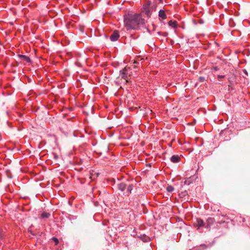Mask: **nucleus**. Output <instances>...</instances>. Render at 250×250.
<instances>
[{"instance_id":"dca6fc26","label":"nucleus","mask_w":250,"mask_h":250,"mask_svg":"<svg viewBox=\"0 0 250 250\" xmlns=\"http://www.w3.org/2000/svg\"><path fill=\"white\" fill-rule=\"evenodd\" d=\"M52 239L55 242L56 245L58 244L59 240L56 237H54L52 238Z\"/></svg>"},{"instance_id":"423d86ee","label":"nucleus","mask_w":250,"mask_h":250,"mask_svg":"<svg viewBox=\"0 0 250 250\" xmlns=\"http://www.w3.org/2000/svg\"><path fill=\"white\" fill-rule=\"evenodd\" d=\"M214 222V219L213 218H208L206 221V228L209 229L211 225L213 224Z\"/></svg>"},{"instance_id":"9d476101","label":"nucleus","mask_w":250,"mask_h":250,"mask_svg":"<svg viewBox=\"0 0 250 250\" xmlns=\"http://www.w3.org/2000/svg\"><path fill=\"white\" fill-rule=\"evenodd\" d=\"M126 188V185L124 183H121L118 185V188L121 191H123Z\"/></svg>"},{"instance_id":"f3484780","label":"nucleus","mask_w":250,"mask_h":250,"mask_svg":"<svg viewBox=\"0 0 250 250\" xmlns=\"http://www.w3.org/2000/svg\"><path fill=\"white\" fill-rule=\"evenodd\" d=\"M243 72L245 73V74L246 75V76H248V72L246 70V69H244L243 70Z\"/></svg>"},{"instance_id":"aec40b11","label":"nucleus","mask_w":250,"mask_h":250,"mask_svg":"<svg viewBox=\"0 0 250 250\" xmlns=\"http://www.w3.org/2000/svg\"><path fill=\"white\" fill-rule=\"evenodd\" d=\"M219 77H220V78H223V76H219Z\"/></svg>"},{"instance_id":"ddd939ff","label":"nucleus","mask_w":250,"mask_h":250,"mask_svg":"<svg viewBox=\"0 0 250 250\" xmlns=\"http://www.w3.org/2000/svg\"><path fill=\"white\" fill-rule=\"evenodd\" d=\"M212 245L209 244L208 245H206L205 244H201L199 246V248L202 249V250H205L207 248L211 247Z\"/></svg>"},{"instance_id":"7ed1b4c3","label":"nucleus","mask_w":250,"mask_h":250,"mask_svg":"<svg viewBox=\"0 0 250 250\" xmlns=\"http://www.w3.org/2000/svg\"><path fill=\"white\" fill-rule=\"evenodd\" d=\"M194 226L197 228V229H199L201 227L206 228V223L201 219L197 218L196 222L194 223Z\"/></svg>"},{"instance_id":"f8f14e48","label":"nucleus","mask_w":250,"mask_h":250,"mask_svg":"<svg viewBox=\"0 0 250 250\" xmlns=\"http://www.w3.org/2000/svg\"><path fill=\"white\" fill-rule=\"evenodd\" d=\"M168 25L172 28H176L177 27V21H170L168 22Z\"/></svg>"},{"instance_id":"f257e3e1","label":"nucleus","mask_w":250,"mask_h":250,"mask_svg":"<svg viewBox=\"0 0 250 250\" xmlns=\"http://www.w3.org/2000/svg\"><path fill=\"white\" fill-rule=\"evenodd\" d=\"M144 23L145 20L140 14H128L124 16V24L127 30L138 29Z\"/></svg>"},{"instance_id":"1a4fd4ad","label":"nucleus","mask_w":250,"mask_h":250,"mask_svg":"<svg viewBox=\"0 0 250 250\" xmlns=\"http://www.w3.org/2000/svg\"><path fill=\"white\" fill-rule=\"evenodd\" d=\"M159 17L161 18L162 19L165 20L166 19L167 17L165 13V12L164 10L161 9L159 11V14H158Z\"/></svg>"},{"instance_id":"f03ea898","label":"nucleus","mask_w":250,"mask_h":250,"mask_svg":"<svg viewBox=\"0 0 250 250\" xmlns=\"http://www.w3.org/2000/svg\"><path fill=\"white\" fill-rule=\"evenodd\" d=\"M130 67H125L120 71L119 77L121 79L124 80L125 83L129 82V77L130 76Z\"/></svg>"},{"instance_id":"2eb2a0df","label":"nucleus","mask_w":250,"mask_h":250,"mask_svg":"<svg viewBox=\"0 0 250 250\" xmlns=\"http://www.w3.org/2000/svg\"><path fill=\"white\" fill-rule=\"evenodd\" d=\"M166 189L168 192H172L174 190V188L170 185H168Z\"/></svg>"},{"instance_id":"412c9836","label":"nucleus","mask_w":250,"mask_h":250,"mask_svg":"<svg viewBox=\"0 0 250 250\" xmlns=\"http://www.w3.org/2000/svg\"><path fill=\"white\" fill-rule=\"evenodd\" d=\"M224 222H225L224 221L223 223ZM222 223H223V222H222V221L220 222V224H222Z\"/></svg>"},{"instance_id":"39448f33","label":"nucleus","mask_w":250,"mask_h":250,"mask_svg":"<svg viewBox=\"0 0 250 250\" xmlns=\"http://www.w3.org/2000/svg\"><path fill=\"white\" fill-rule=\"evenodd\" d=\"M144 12L148 17H150L151 14L149 10V5L148 4H146L144 6Z\"/></svg>"},{"instance_id":"a211bd4d","label":"nucleus","mask_w":250,"mask_h":250,"mask_svg":"<svg viewBox=\"0 0 250 250\" xmlns=\"http://www.w3.org/2000/svg\"><path fill=\"white\" fill-rule=\"evenodd\" d=\"M200 81L203 82L204 80V78L203 77H200Z\"/></svg>"},{"instance_id":"6ab92c4d","label":"nucleus","mask_w":250,"mask_h":250,"mask_svg":"<svg viewBox=\"0 0 250 250\" xmlns=\"http://www.w3.org/2000/svg\"><path fill=\"white\" fill-rule=\"evenodd\" d=\"M2 238V234L0 232V240Z\"/></svg>"},{"instance_id":"4468645a","label":"nucleus","mask_w":250,"mask_h":250,"mask_svg":"<svg viewBox=\"0 0 250 250\" xmlns=\"http://www.w3.org/2000/svg\"><path fill=\"white\" fill-rule=\"evenodd\" d=\"M50 214L48 212H43L41 214V217L42 218H49L50 217Z\"/></svg>"},{"instance_id":"0eeeda50","label":"nucleus","mask_w":250,"mask_h":250,"mask_svg":"<svg viewBox=\"0 0 250 250\" xmlns=\"http://www.w3.org/2000/svg\"><path fill=\"white\" fill-rule=\"evenodd\" d=\"M19 58H20L21 60L25 61L27 62L30 63L31 62V59L28 56H26L24 55H19Z\"/></svg>"},{"instance_id":"20e7f679","label":"nucleus","mask_w":250,"mask_h":250,"mask_svg":"<svg viewBox=\"0 0 250 250\" xmlns=\"http://www.w3.org/2000/svg\"><path fill=\"white\" fill-rule=\"evenodd\" d=\"M119 38V32L117 30H115L112 35L110 36V40L112 42H115L118 40Z\"/></svg>"},{"instance_id":"6e6552de","label":"nucleus","mask_w":250,"mask_h":250,"mask_svg":"<svg viewBox=\"0 0 250 250\" xmlns=\"http://www.w3.org/2000/svg\"><path fill=\"white\" fill-rule=\"evenodd\" d=\"M180 157L178 155H173L171 158L170 160L172 163H178L180 161Z\"/></svg>"},{"instance_id":"9b49d317","label":"nucleus","mask_w":250,"mask_h":250,"mask_svg":"<svg viewBox=\"0 0 250 250\" xmlns=\"http://www.w3.org/2000/svg\"><path fill=\"white\" fill-rule=\"evenodd\" d=\"M133 189V185H129L127 186H126V194L127 195H128L131 192L132 190Z\"/></svg>"}]
</instances>
